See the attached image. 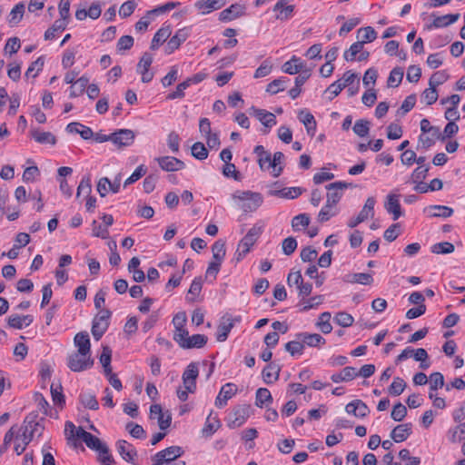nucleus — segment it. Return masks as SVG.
<instances>
[{
	"mask_svg": "<svg viewBox=\"0 0 465 465\" xmlns=\"http://www.w3.org/2000/svg\"><path fill=\"white\" fill-rule=\"evenodd\" d=\"M251 413L250 405H239L232 409V412L228 416V426L231 429L241 427L246 420L249 418Z\"/></svg>",
	"mask_w": 465,
	"mask_h": 465,
	"instance_id": "nucleus-4",
	"label": "nucleus"
},
{
	"mask_svg": "<svg viewBox=\"0 0 465 465\" xmlns=\"http://www.w3.org/2000/svg\"><path fill=\"white\" fill-rule=\"evenodd\" d=\"M411 423H404L396 426L391 432V438L395 442H402L406 440L411 434Z\"/></svg>",
	"mask_w": 465,
	"mask_h": 465,
	"instance_id": "nucleus-20",
	"label": "nucleus"
},
{
	"mask_svg": "<svg viewBox=\"0 0 465 465\" xmlns=\"http://www.w3.org/2000/svg\"><path fill=\"white\" fill-rule=\"evenodd\" d=\"M213 261L223 262L226 250L225 242L223 240L216 241L212 246Z\"/></svg>",
	"mask_w": 465,
	"mask_h": 465,
	"instance_id": "nucleus-40",
	"label": "nucleus"
},
{
	"mask_svg": "<svg viewBox=\"0 0 465 465\" xmlns=\"http://www.w3.org/2000/svg\"><path fill=\"white\" fill-rule=\"evenodd\" d=\"M407 415V408L401 402L396 403L391 411V417L395 421H401Z\"/></svg>",
	"mask_w": 465,
	"mask_h": 465,
	"instance_id": "nucleus-57",
	"label": "nucleus"
},
{
	"mask_svg": "<svg viewBox=\"0 0 465 465\" xmlns=\"http://www.w3.org/2000/svg\"><path fill=\"white\" fill-rule=\"evenodd\" d=\"M305 68H307V65L302 62L300 57L295 55H292V57L289 61L285 62L282 66V70L289 74H296Z\"/></svg>",
	"mask_w": 465,
	"mask_h": 465,
	"instance_id": "nucleus-17",
	"label": "nucleus"
},
{
	"mask_svg": "<svg viewBox=\"0 0 465 465\" xmlns=\"http://www.w3.org/2000/svg\"><path fill=\"white\" fill-rule=\"evenodd\" d=\"M352 130L358 136L364 137L369 134L370 122L365 119H360L355 122Z\"/></svg>",
	"mask_w": 465,
	"mask_h": 465,
	"instance_id": "nucleus-49",
	"label": "nucleus"
},
{
	"mask_svg": "<svg viewBox=\"0 0 465 465\" xmlns=\"http://www.w3.org/2000/svg\"><path fill=\"white\" fill-rule=\"evenodd\" d=\"M254 153L258 157V163L262 170H267L270 168L272 154L265 151L262 145H256L253 150Z\"/></svg>",
	"mask_w": 465,
	"mask_h": 465,
	"instance_id": "nucleus-27",
	"label": "nucleus"
},
{
	"mask_svg": "<svg viewBox=\"0 0 465 465\" xmlns=\"http://www.w3.org/2000/svg\"><path fill=\"white\" fill-rule=\"evenodd\" d=\"M67 431H70L71 437L81 439L89 449L95 451L103 448L104 444L99 438L85 431L82 427L76 428L72 421L65 422V432L67 433Z\"/></svg>",
	"mask_w": 465,
	"mask_h": 465,
	"instance_id": "nucleus-1",
	"label": "nucleus"
},
{
	"mask_svg": "<svg viewBox=\"0 0 465 465\" xmlns=\"http://www.w3.org/2000/svg\"><path fill=\"white\" fill-rule=\"evenodd\" d=\"M357 376V371L354 367L347 366L343 368L341 372L334 373L331 375V380L333 382L349 381L353 380Z\"/></svg>",
	"mask_w": 465,
	"mask_h": 465,
	"instance_id": "nucleus-28",
	"label": "nucleus"
},
{
	"mask_svg": "<svg viewBox=\"0 0 465 465\" xmlns=\"http://www.w3.org/2000/svg\"><path fill=\"white\" fill-rule=\"evenodd\" d=\"M263 203V197L260 193H255L249 198L246 202L240 203V208L245 212H254L256 211Z\"/></svg>",
	"mask_w": 465,
	"mask_h": 465,
	"instance_id": "nucleus-26",
	"label": "nucleus"
},
{
	"mask_svg": "<svg viewBox=\"0 0 465 465\" xmlns=\"http://www.w3.org/2000/svg\"><path fill=\"white\" fill-rule=\"evenodd\" d=\"M25 12V5L23 3H19L14 6V8L10 12V24H17L23 18Z\"/></svg>",
	"mask_w": 465,
	"mask_h": 465,
	"instance_id": "nucleus-56",
	"label": "nucleus"
},
{
	"mask_svg": "<svg viewBox=\"0 0 465 465\" xmlns=\"http://www.w3.org/2000/svg\"><path fill=\"white\" fill-rule=\"evenodd\" d=\"M112 312L107 310H101L94 318L92 324V334L96 341H99L109 327V319Z\"/></svg>",
	"mask_w": 465,
	"mask_h": 465,
	"instance_id": "nucleus-3",
	"label": "nucleus"
},
{
	"mask_svg": "<svg viewBox=\"0 0 465 465\" xmlns=\"http://www.w3.org/2000/svg\"><path fill=\"white\" fill-rule=\"evenodd\" d=\"M45 64V59L43 56L38 57L35 62H33L28 69L25 72V76H33L35 77L39 71L43 69Z\"/></svg>",
	"mask_w": 465,
	"mask_h": 465,
	"instance_id": "nucleus-62",
	"label": "nucleus"
},
{
	"mask_svg": "<svg viewBox=\"0 0 465 465\" xmlns=\"http://www.w3.org/2000/svg\"><path fill=\"white\" fill-rule=\"evenodd\" d=\"M412 353H413L412 358H414L415 361L420 362V367L421 369L425 370V369L429 368L430 364L428 362H425L426 360L429 358L428 352L425 349H423V348L413 349L412 348Z\"/></svg>",
	"mask_w": 465,
	"mask_h": 465,
	"instance_id": "nucleus-52",
	"label": "nucleus"
},
{
	"mask_svg": "<svg viewBox=\"0 0 465 465\" xmlns=\"http://www.w3.org/2000/svg\"><path fill=\"white\" fill-rule=\"evenodd\" d=\"M251 110L253 112V115L268 128L272 127L276 124V117L272 113H270L264 109H258L252 107Z\"/></svg>",
	"mask_w": 465,
	"mask_h": 465,
	"instance_id": "nucleus-21",
	"label": "nucleus"
},
{
	"mask_svg": "<svg viewBox=\"0 0 465 465\" xmlns=\"http://www.w3.org/2000/svg\"><path fill=\"white\" fill-rule=\"evenodd\" d=\"M233 327V323L229 322L228 323H221L218 326L216 340L218 341H224L228 338V334Z\"/></svg>",
	"mask_w": 465,
	"mask_h": 465,
	"instance_id": "nucleus-61",
	"label": "nucleus"
},
{
	"mask_svg": "<svg viewBox=\"0 0 465 465\" xmlns=\"http://www.w3.org/2000/svg\"><path fill=\"white\" fill-rule=\"evenodd\" d=\"M183 453V450L181 447L171 446L157 452L153 456V460L163 461V463H166L168 461L176 460Z\"/></svg>",
	"mask_w": 465,
	"mask_h": 465,
	"instance_id": "nucleus-9",
	"label": "nucleus"
},
{
	"mask_svg": "<svg viewBox=\"0 0 465 465\" xmlns=\"http://www.w3.org/2000/svg\"><path fill=\"white\" fill-rule=\"evenodd\" d=\"M272 397L270 391L266 388H259L256 391L255 395V405L259 408H262L263 405L272 403Z\"/></svg>",
	"mask_w": 465,
	"mask_h": 465,
	"instance_id": "nucleus-34",
	"label": "nucleus"
},
{
	"mask_svg": "<svg viewBox=\"0 0 465 465\" xmlns=\"http://www.w3.org/2000/svg\"><path fill=\"white\" fill-rule=\"evenodd\" d=\"M303 342L297 338L296 340L291 341L285 344V351L292 356L302 355L303 353Z\"/></svg>",
	"mask_w": 465,
	"mask_h": 465,
	"instance_id": "nucleus-42",
	"label": "nucleus"
},
{
	"mask_svg": "<svg viewBox=\"0 0 465 465\" xmlns=\"http://www.w3.org/2000/svg\"><path fill=\"white\" fill-rule=\"evenodd\" d=\"M199 375L197 363L191 362L183 373V383L184 388L191 393L196 390V379Z\"/></svg>",
	"mask_w": 465,
	"mask_h": 465,
	"instance_id": "nucleus-5",
	"label": "nucleus"
},
{
	"mask_svg": "<svg viewBox=\"0 0 465 465\" xmlns=\"http://www.w3.org/2000/svg\"><path fill=\"white\" fill-rule=\"evenodd\" d=\"M363 49L362 43L359 41L352 44L348 50H346L343 54L344 59L346 61H353L355 56L361 53Z\"/></svg>",
	"mask_w": 465,
	"mask_h": 465,
	"instance_id": "nucleus-59",
	"label": "nucleus"
},
{
	"mask_svg": "<svg viewBox=\"0 0 465 465\" xmlns=\"http://www.w3.org/2000/svg\"><path fill=\"white\" fill-rule=\"evenodd\" d=\"M188 37V32L185 28L179 29L175 35L168 41L165 52L172 54L174 50L178 49L182 43H183Z\"/></svg>",
	"mask_w": 465,
	"mask_h": 465,
	"instance_id": "nucleus-18",
	"label": "nucleus"
},
{
	"mask_svg": "<svg viewBox=\"0 0 465 465\" xmlns=\"http://www.w3.org/2000/svg\"><path fill=\"white\" fill-rule=\"evenodd\" d=\"M162 170L165 172H175L185 167L184 163L173 156H160L155 158Z\"/></svg>",
	"mask_w": 465,
	"mask_h": 465,
	"instance_id": "nucleus-7",
	"label": "nucleus"
},
{
	"mask_svg": "<svg viewBox=\"0 0 465 465\" xmlns=\"http://www.w3.org/2000/svg\"><path fill=\"white\" fill-rule=\"evenodd\" d=\"M80 402L90 410H97L99 408V403L94 394L91 393H81L79 395Z\"/></svg>",
	"mask_w": 465,
	"mask_h": 465,
	"instance_id": "nucleus-43",
	"label": "nucleus"
},
{
	"mask_svg": "<svg viewBox=\"0 0 465 465\" xmlns=\"http://www.w3.org/2000/svg\"><path fill=\"white\" fill-rule=\"evenodd\" d=\"M424 212L429 213L430 217L448 218L453 214V209L444 205H430Z\"/></svg>",
	"mask_w": 465,
	"mask_h": 465,
	"instance_id": "nucleus-29",
	"label": "nucleus"
},
{
	"mask_svg": "<svg viewBox=\"0 0 465 465\" xmlns=\"http://www.w3.org/2000/svg\"><path fill=\"white\" fill-rule=\"evenodd\" d=\"M146 172H147V168L143 164L139 165L134 170V172L131 174V176H129L124 181V186L126 187V186L134 183V182L138 181L140 178H142L146 173Z\"/></svg>",
	"mask_w": 465,
	"mask_h": 465,
	"instance_id": "nucleus-60",
	"label": "nucleus"
},
{
	"mask_svg": "<svg viewBox=\"0 0 465 465\" xmlns=\"http://www.w3.org/2000/svg\"><path fill=\"white\" fill-rule=\"evenodd\" d=\"M224 5L225 0H199L195 3L194 6L203 15H206L213 10L221 9Z\"/></svg>",
	"mask_w": 465,
	"mask_h": 465,
	"instance_id": "nucleus-15",
	"label": "nucleus"
},
{
	"mask_svg": "<svg viewBox=\"0 0 465 465\" xmlns=\"http://www.w3.org/2000/svg\"><path fill=\"white\" fill-rule=\"evenodd\" d=\"M406 382L400 377L394 378L392 383L389 387V393L393 396L401 395L405 390Z\"/></svg>",
	"mask_w": 465,
	"mask_h": 465,
	"instance_id": "nucleus-48",
	"label": "nucleus"
},
{
	"mask_svg": "<svg viewBox=\"0 0 465 465\" xmlns=\"http://www.w3.org/2000/svg\"><path fill=\"white\" fill-rule=\"evenodd\" d=\"M67 26V21H64L61 19L55 20L53 25L48 28L45 33V40H52L54 38L55 34L57 32L64 31Z\"/></svg>",
	"mask_w": 465,
	"mask_h": 465,
	"instance_id": "nucleus-37",
	"label": "nucleus"
},
{
	"mask_svg": "<svg viewBox=\"0 0 465 465\" xmlns=\"http://www.w3.org/2000/svg\"><path fill=\"white\" fill-rule=\"evenodd\" d=\"M384 208L388 213L392 214L394 221L398 220L401 215V208L400 204V195L395 193H390L387 195Z\"/></svg>",
	"mask_w": 465,
	"mask_h": 465,
	"instance_id": "nucleus-11",
	"label": "nucleus"
},
{
	"mask_svg": "<svg viewBox=\"0 0 465 465\" xmlns=\"http://www.w3.org/2000/svg\"><path fill=\"white\" fill-rule=\"evenodd\" d=\"M180 140L179 134L174 131H172L167 136V145L173 153H179Z\"/></svg>",
	"mask_w": 465,
	"mask_h": 465,
	"instance_id": "nucleus-63",
	"label": "nucleus"
},
{
	"mask_svg": "<svg viewBox=\"0 0 465 465\" xmlns=\"http://www.w3.org/2000/svg\"><path fill=\"white\" fill-rule=\"evenodd\" d=\"M208 338L204 334H193L189 336L183 349L203 348L206 345Z\"/></svg>",
	"mask_w": 465,
	"mask_h": 465,
	"instance_id": "nucleus-32",
	"label": "nucleus"
},
{
	"mask_svg": "<svg viewBox=\"0 0 465 465\" xmlns=\"http://www.w3.org/2000/svg\"><path fill=\"white\" fill-rule=\"evenodd\" d=\"M310 224V216L307 213H301L294 216L292 220V227L294 231H300Z\"/></svg>",
	"mask_w": 465,
	"mask_h": 465,
	"instance_id": "nucleus-46",
	"label": "nucleus"
},
{
	"mask_svg": "<svg viewBox=\"0 0 465 465\" xmlns=\"http://www.w3.org/2000/svg\"><path fill=\"white\" fill-rule=\"evenodd\" d=\"M331 313L328 312H322L318 319L316 325L319 327L322 332L327 334L330 333L332 330V327L330 323Z\"/></svg>",
	"mask_w": 465,
	"mask_h": 465,
	"instance_id": "nucleus-41",
	"label": "nucleus"
},
{
	"mask_svg": "<svg viewBox=\"0 0 465 465\" xmlns=\"http://www.w3.org/2000/svg\"><path fill=\"white\" fill-rule=\"evenodd\" d=\"M116 449L118 453L125 461L134 463L137 457V451L131 443L126 440H120L116 442Z\"/></svg>",
	"mask_w": 465,
	"mask_h": 465,
	"instance_id": "nucleus-13",
	"label": "nucleus"
},
{
	"mask_svg": "<svg viewBox=\"0 0 465 465\" xmlns=\"http://www.w3.org/2000/svg\"><path fill=\"white\" fill-rule=\"evenodd\" d=\"M237 386L233 383L229 382L223 385L215 399V406L220 409L223 408L228 400L237 393Z\"/></svg>",
	"mask_w": 465,
	"mask_h": 465,
	"instance_id": "nucleus-10",
	"label": "nucleus"
},
{
	"mask_svg": "<svg viewBox=\"0 0 465 465\" xmlns=\"http://www.w3.org/2000/svg\"><path fill=\"white\" fill-rule=\"evenodd\" d=\"M221 426V422L217 416L213 417V411L209 414L206 419L204 427L203 428V433L206 436L213 435Z\"/></svg>",
	"mask_w": 465,
	"mask_h": 465,
	"instance_id": "nucleus-35",
	"label": "nucleus"
},
{
	"mask_svg": "<svg viewBox=\"0 0 465 465\" xmlns=\"http://www.w3.org/2000/svg\"><path fill=\"white\" fill-rule=\"evenodd\" d=\"M134 132L130 129H120L112 134V143L115 145L129 146L134 141Z\"/></svg>",
	"mask_w": 465,
	"mask_h": 465,
	"instance_id": "nucleus-8",
	"label": "nucleus"
},
{
	"mask_svg": "<svg viewBox=\"0 0 465 465\" xmlns=\"http://www.w3.org/2000/svg\"><path fill=\"white\" fill-rule=\"evenodd\" d=\"M126 430L129 431V433L132 435V437L135 439H144L146 436L145 430L143 428L136 423L134 422H128L126 424Z\"/></svg>",
	"mask_w": 465,
	"mask_h": 465,
	"instance_id": "nucleus-55",
	"label": "nucleus"
},
{
	"mask_svg": "<svg viewBox=\"0 0 465 465\" xmlns=\"http://www.w3.org/2000/svg\"><path fill=\"white\" fill-rule=\"evenodd\" d=\"M375 203L376 201L373 197H369L366 200L364 206L358 214L360 217H362L363 221L367 220L369 217H373Z\"/></svg>",
	"mask_w": 465,
	"mask_h": 465,
	"instance_id": "nucleus-45",
	"label": "nucleus"
},
{
	"mask_svg": "<svg viewBox=\"0 0 465 465\" xmlns=\"http://www.w3.org/2000/svg\"><path fill=\"white\" fill-rule=\"evenodd\" d=\"M98 460L102 465H114L115 463L114 457L109 451V448L106 444L103 445V448L97 450Z\"/></svg>",
	"mask_w": 465,
	"mask_h": 465,
	"instance_id": "nucleus-44",
	"label": "nucleus"
},
{
	"mask_svg": "<svg viewBox=\"0 0 465 465\" xmlns=\"http://www.w3.org/2000/svg\"><path fill=\"white\" fill-rule=\"evenodd\" d=\"M74 345L78 348L76 352L91 353V342L89 334L86 331L76 333L74 339Z\"/></svg>",
	"mask_w": 465,
	"mask_h": 465,
	"instance_id": "nucleus-25",
	"label": "nucleus"
},
{
	"mask_svg": "<svg viewBox=\"0 0 465 465\" xmlns=\"http://www.w3.org/2000/svg\"><path fill=\"white\" fill-rule=\"evenodd\" d=\"M287 82L288 80L285 77L275 79L267 85L266 91L272 94H276L285 89V84Z\"/></svg>",
	"mask_w": 465,
	"mask_h": 465,
	"instance_id": "nucleus-51",
	"label": "nucleus"
},
{
	"mask_svg": "<svg viewBox=\"0 0 465 465\" xmlns=\"http://www.w3.org/2000/svg\"><path fill=\"white\" fill-rule=\"evenodd\" d=\"M245 8L240 5L233 4L226 9H223L220 15L219 19L223 22L232 21L244 15Z\"/></svg>",
	"mask_w": 465,
	"mask_h": 465,
	"instance_id": "nucleus-16",
	"label": "nucleus"
},
{
	"mask_svg": "<svg viewBox=\"0 0 465 465\" xmlns=\"http://www.w3.org/2000/svg\"><path fill=\"white\" fill-rule=\"evenodd\" d=\"M88 83L89 78L85 75L76 79V81L72 84L70 88V97L73 98L81 95L87 87Z\"/></svg>",
	"mask_w": 465,
	"mask_h": 465,
	"instance_id": "nucleus-33",
	"label": "nucleus"
},
{
	"mask_svg": "<svg viewBox=\"0 0 465 465\" xmlns=\"http://www.w3.org/2000/svg\"><path fill=\"white\" fill-rule=\"evenodd\" d=\"M253 244V240L250 236H244L238 244V248L235 252L236 261H241L250 252L251 247Z\"/></svg>",
	"mask_w": 465,
	"mask_h": 465,
	"instance_id": "nucleus-31",
	"label": "nucleus"
},
{
	"mask_svg": "<svg viewBox=\"0 0 465 465\" xmlns=\"http://www.w3.org/2000/svg\"><path fill=\"white\" fill-rule=\"evenodd\" d=\"M280 371L281 368L279 365L273 362L269 363L267 366H265L262 372L263 381L266 384H271L276 381L279 379Z\"/></svg>",
	"mask_w": 465,
	"mask_h": 465,
	"instance_id": "nucleus-23",
	"label": "nucleus"
},
{
	"mask_svg": "<svg viewBox=\"0 0 465 465\" xmlns=\"http://www.w3.org/2000/svg\"><path fill=\"white\" fill-rule=\"evenodd\" d=\"M192 155L198 160H204L208 157V150L201 142H196L192 146Z\"/></svg>",
	"mask_w": 465,
	"mask_h": 465,
	"instance_id": "nucleus-54",
	"label": "nucleus"
},
{
	"mask_svg": "<svg viewBox=\"0 0 465 465\" xmlns=\"http://www.w3.org/2000/svg\"><path fill=\"white\" fill-rule=\"evenodd\" d=\"M345 411L348 414L354 415L357 418L363 419L370 414V409L361 400H354L349 402Z\"/></svg>",
	"mask_w": 465,
	"mask_h": 465,
	"instance_id": "nucleus-12",
	"label": "nucleus"
},
{
	"mask_svg": "<svg viewBox=\"0 0 465 465\" xmlns=\"http://www.w3.org/2000/svg\"><path fill=\"white\" fill-rule=\"evenodd\" d=\"M171 27L169 25L160 28L153 37L150 48L155 50L160 45L163 44L171 35Z\"/></svg>",
	"mask_w": 465,
	"mask_h": 465,
	"instance_id": "nucleus-30",
	"label": "nucleus"
},
{
	"mask_svg": "<svg viewBox=\"0 0 465 465\" xmlns=\"http://www.w3.org/2000/svg\"><path fill=\"white\" fill-rule=\"evenodd\" d=\"M296 338L303 342L304 347H319L325 343V339L318 333L300 332L296 334Z\"/></svg>",
	"mask_w": 465,
	"mask_h": 465,
	"instance_id": "nucleus-19",
	"label": "nucleus"
},
{
	"mask_svg": "<svg viewBox=\"0 0 465 465\" xmlns=\"http://www.w3.org/2000/svg\"><path fill=\"white\" fill-rule=\"evenodd\" d=\"M444 386V377L440 372H433L430 375V390L437 391Z\"/></svg>",
	"mask_w": 465,
	"mask_h": 465,
	"instance_id": "nucleus-64",
	"label": "nucleus"
},
{
	"mask_svg": "<svg viewBox=\"0 0 465 465\" xmlns=\"http://www.w3.org/2000/svg\"><path fill=\"white\" fill-rule=\"evenodd\" d=\"M66 132L70 134H79L84 140H88L94 135V132L90 127L77 122L68 124L66 126Z\"/></svg>",
	"mask_w": 465,
	"mask_h": 465,
	"instance_id": "nucleus-22",
	"label": "nucleus"
},
{
	"mask_svg": "<svg viewBox=\"0 0 465 465\" xmlns=\"http://www.w3.org/2000/svg\"><path fill=\"white\" fill-rule=\"evenodd\" d=\"M403 69L401 67H395L393 68L390 75L388 77V86L390 87H397L402 81L403 78Z\"/></svg>",
	"mask_w": 465,
	"mask_h": 465,
	"instance_id": "nucleus-39",
	"label": "nucleus"
},
{
	"mask_svg": "<svg viewBox=\"0 0 465 465\" xmlns=\"http://www.w3.org/2000/svg\"><path fill=\"white\" fill-rule=\"evenodd\" d=\"M298 118L304 124L308 134L313 136L316 131V121L314 116L306 110H301L299 112Z\"/></svg>",
	"mask_w": 465,
	"mask_h": 465,
	"instance_id": "nucleus-24",
	"label": "nucleus"
},
{
	"mask_svg": "<svg viewBox=\"0 0 465 465\" xmlns=\"http://www.w3.org/2000/svg\"><path fill=\"white\" fill-rule=\"evenodd\" d=\"M284 159V154L282 152H276L273 153V157L271 159L270 168H272V175L274 177H278L281 175L283 168L282 166H278L282 163Z\"/></svg>",
	"mask_w": 465,
	"mask_h": 465,
	"instance_id": "nucleus-38",
	"label": "nucleus"
},
{
	"mask_svg": "<svg viewBox=\"0 0 465 465\" xmlns=\"http://www.w3.org/2000/svg\"><path fill=\"white\" fill-rule=\"evenodd\" d=\"M334 321L341 327H350L352 325L354 319L351 314L345 312H340L335 315Z\"/></svg>",
	"mask_w": 465,
	"mask_h": 465,
	"instance_id": "nucleus-58",
	"label": "nucleus"
},
{
	"mask_svg": "<svg viewBox=\"0 0 465 465\" xmlns=\"http://www.w3.org/2000/svg\"><path fill=\"white\" fill-rule=\"evenodd\" d=\"M454 245L449 242L435 243L431 247V252L436 254H449L454 252Z\"/></svg>",
	"mask_w": 465,
	"mask_h": 465,
	"instance_id": "nucleus-50",
	"label": "nucleus"
},
{
	"mask_svg": "<svg viewBox=\"0 0 465 465\" xmlns=\"http://www.w3.org/2000/svg\"><path fill=\"white\" fill-rule=\"evenodd\" d=\"M289 0H279L273 6L274 12H279L276 15V19L285 21L292 16L294 11L293 5H288Z\"/></svg>",
	"mask_w": 465,
	"mask_h": 465,
	"instance_id": "nucleus-14",
	"label": "nucleus"
},
{
	"mask_svg": "<svg viewBox=\"0 0 465 465\" xmlns=\"http://www.w3.org/2000/svg\"><path fill=\"white\" fill-rule=\"evenodd\" d=\"M328 191L326 203L328 206H335L341 199V191L347 189L345 182H335L326 186Z\"/></svg>",
	"mask_w": 465,
	"mask_h": 465,
	"instance_id": "nucleus-6",
	"label": "nucleus"
},
{
	"mask_svg": "<svg viewBox=\"0 0 465 465\" xmlns=\"http://www.w3.org/2000/svg\"><path fill=\"white\" fill-rule=\"evenodd\" d=\"M31 133L33 138L39 143H50L53 145L56 143L55 136L50 132H38L34 130Z\"/></svg>",
	"mask_w": 465,
	"mask_h": 465,
	"instance_id": "nucleus-36",
	"label": "nucleus"
},
{
	"mask_svg": "<svg viewBox=\"0 0 465 465\" xmlns=\"http://www.w3.org/2000/svg\"><path fill=\"white\" fill-rule=\"evenodd\" d=\"M94 365V360L89 352H74L67 358L68 368L74 372H80L90 369Z\"/></svg>",
	"mask_w": 465,
	"mask_h": 465,
	"instance_id": "nucleus-2",
	"label": "nucleus"
},
{
	"mask_svg": "<svg viewBox=\"0 0 465 465\" xmlns=\"http://www.w3.org/2000/svg\"><path fill=\"white\" fill-rule=\"evenodd\" d=\"M363 33L361 36V41H359L360 43H362V45H364L365 43H371L373 42L377 38V33L371 26H366L360 28L358 30V35Z\"/></svg>",
	"mask_w": 465,
	"mask_h": 465,
	"instance_id": "nucleus-53",
	"label": "nucleus"
},
{
	"mask_svg": "<svg viewBox=\"0 0 465 465\" xmlns=\"http://www.w3.org/2000/svg\"><path fill=\"white\" fill-rule=\"evenodd\" d=\"M351 279L347 280V282L351 283H361L363 285H370L373 282V278L370 273H353L350 275Z\"/></svg>",
	"mask_w": 465,
	"mask_h": 465,
	"instance_id": "nucleus-47",
	"label": "nucleus"
}]
</instances>
